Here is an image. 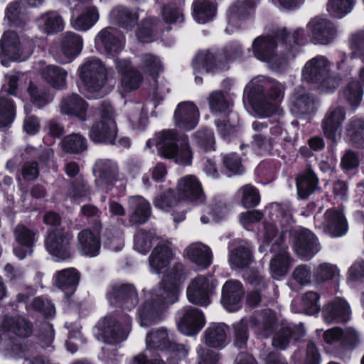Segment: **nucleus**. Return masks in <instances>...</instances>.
<instances>
[{
  "label": "nucleus",
  "mask_w": 364,
  "mask_h": 364,
  "mask_svg": "<svg viewBox=\"0 0 364 364\" xmlns=\"http://www.w3.org/2000/svg\"><path fill=\"white\" fill-rule=\"evenodd\" d=\"M27 80L26 74L21 72L13 71L5 75V82L1 90L10 95L17 96L19 87Z\"/></svg>",
  "instance_id": "54"
},
{
  "label": "nucleus",
  "mask_w": 364,
  "mask_h": 364,
  "mask_svg": "<svg viewBox=\"0 0 364 364\" xmlns=\"http://www.w3.org/2000/svg\"><path fill=\"white\" fill-rule=\"evenodd\" d=\"M80 274L74 268L65 269L57 272L53 276L55 285L66 295L73 294L78 284Z\"/></svg>",
  "instance_id": "38"
},
{
  "label": "nucleus",
  "mask_w": 364,
  "mask_h": 364,
  "mask_svg": "<svg viewBox=\"0 0 364 364\" xmlns=\"http://www.w3.org/2000/svg\"><path fill=\"white\" fill-rule=\"evenodd\" d=\"M14 235L16 243L13 247L14 254L19 259H23L32 254L38 232L25 225L18 224L14 230Z\"/></svg>",
  "instance_id": "22"
},
{
  "label": "nucleus",
  "mask_w": 364,
  "mask_h": 364,
  "mask_svg": "<svg viewBox=\"0 0 364 364\" xmlns=\"http://www.w3.org/2000/svg\"><path fill=\"white\" fill-rule=\"evenodd\" d=\"M184 2L181 0H176L174 2L164 7L162 16L164 21L168 23H182L184 17L182 6Z\"/></svg>",
  "instance_id": "57"
},
{
  "label": "nucleus",
  "mask_w": 364,
  "mask_h": 364,
  "mask_svg": "<svg viewBox=\"0 0 364 364\" xmlns=\"http://www.w3.org/2000/svg\"><path fill=\"white\" fill-rule=\"evenodd\" d=\"M183 279V264H176L152 291L148 293L144 291L145 299L138 310L141 326L146 327L163 319L168 305L178 300L179 284Z\"/></svg>",
  "instance_id": "1"
},
{
  "label": "nucleus",
  "mask_w": 364,
  "mask_h": 364,
  "mask_svg": "<svg viewBox=\"0 0 364 364\" xmlns=\"http://www.w3.org/2000/svg\"><path fill=\"white\" fill-rule=\"evenodd\" d=\"M28 54L24 52L15 32L4 33L0 40V62L3 65H7V61L2 59L3 56L12 61H23L26 59Z\"/></svg>",
  "instance_id": "23"
},
{
  "label": "nucleus",
  "mask_w": 364,
  "mask_h": 364,
  "mask_svg": "<svg viewBox=\"0 0 364 364\" xmlns=\"http://www.w3.org/2000/svg\"><path fill=\"white\" fill-rule=\"evenodd\" d=\"M290 109L295 115L311 114L316 110L315 99L303 90H298L290 99Z\"/></svg>",
  "instance_id": "40"
},
{
  "label": "nucleus",
  "mask_w": 364,
  "mask_h": 364,
  "mask_svg": "<svg viewBox=\"0 0 364 364\" xmlns=\"http://www.w3.org/2000/svg\"><path fill=\"white\" fill-rule=\"evenodd\" d=\"M238 122V117L232 118L231 116L218 117L215 121L218 132L223 138L232 135Z\"/></svg>",
  "instance_id": "64"
},
{
  "label": "nucleus",
  "mask_w": 364,
  "mask_h": 364,
  "mask_svg": "<svg viewBox=\"0 0 364 364\" xmlns=\"http://www.w3.org/2000/svg\"><path fill=\"white\" fill-rule=\"evenodd\" d=\"M38 64L42 66L39 68L40 74L48 84L57 89L65 87L68 76L65 69L54 65L43 66L45 64L43 61H40Z\"/></svg>",
  "instance_id": "43"
},
{
  "label": "nucleus",
  "mask_w": 364,
  "mask_h": 364,
  "mask_svg": "<svg viewBox=\"0 0 364 364\" xmlns=\"http://www.w3.org/2000/svg\"><path fill=\"white\" fill-rule=\"evenodd\" d=\"M107 299L111 305L119 306L127 310L134 309L139 302L136 289L129 284L111 286L107 291Z\"/></svg>",
  "instance_id": "20"
},
{
  "label": "nucleus",
  "mask_w": 364,
  "mask_h": 364,
  "mask_svg": "<svg viewBox=\"0 0 364 364\" xmlns=\"http://www.w3.org/2000/svg\"><path fill=\"white\" fill-rule=\"evenodd\" d=\"M245 294L242 284L238 280H228L223 287L221 302L228 311H235L241 307Z\"/></svg>",
  "instance_id": "28"
},
{
  "label": "nucleus",
  "mask_w": 364,
  "mask_h": 364,
  "mask_svg": "<svg viewBox=\"0 0 364 364\" xmlns=\"http://www.w3.org/2000/svg\"><path fill=\"white\" fill-rule=\"evenodd\" d=\"M176 196L178 200L202 204L205 200L201 183L194 175H186L178 180Z\"/></svg>",
  "instance_id": "21"
},
{
  "label": "nucleus",
  "mask_w": 364,
  "mask_h": 364,
  "mask_svg": "<svg viewBox=\"0 0 364 364\" xmlns=\"http://www.w3.org/2000/svg\"><path fill=\"white\" fill-rule=\"evenodd\" d=\"M346 119V110L341 106L331 107L322 121L321 127L325 136L335 141L341 135L342 125Z\"/></svg>",
  "instance_id": "27"
},
{
  "label": "nucleus",
  "mask_w": 364,
  "mask_h": 364,
  "mask_svg": "<svg viewBox=\"0 0 364 364\" xmlns=\"http://www.w3.org/2000/svg\"><path fill=\"white\" fill-rule=\"evenodd\" d=\"M242 195L241 202L244 207L249 208L257 205L260 201L258 191L252 185L242 186L239 191Z\"/></svg>",
  "instance_id": "63"
},
{
  "label": "nucleus",
  "mask_w": 364,
  "mask_h": 364,
  "mask_svg": "<svg viewBox=\"0 0 364 364\" xmlns=\"http://www.w3.org/2000/svg\"><path fill=\"white\" fill-rule=\"evenodd\" d=\"M254 328L255 333L262 337L267 338L272 334L276 327V318L274 313L267 310L249 319L242 318L233 324L234 345L243 348L246 346L249 334L248 326Z\"/></svg>",
  "instance_id": "5"
},
{
  "label": "nucleus",
  "mask_w": 364,
  "mask_h": 364,
  "mask_svg": "<svg viewBox=\"0 0 364 364\" xmlns=\"http://www.w3.org/2000/svg\"><path fill=\"white\" fill-rule=\"evenodd\" d=\"M62 149L71 154H79L87 149V141L79 134H71L66 136L62 141Z\"/></svg>",
  "instance_id": "53"
},
{
  "label": "nucleus",
  "mask_w": 364,
  "mask_h": 364,
  "mask_svg": "<svg viewBox=\"0 0 364 364\" xmlns=\"http://www.w3.org/2000/svg\"><path fill=\"white\" fill-rule=\"evenodd\" d=\"M38 26L44 33L55 34L65 28V21L60 14L55 11L42 14L37 18Z\"/></svg>",
  "instance_id": "42"
},
{
  "label": "nucleus",
  "mask_w": 364,
  "mask_h": 364,
  "mask_svg": "<svg viewBox=\"0 0 364 364\" xmlns=\"http://www.w3.org/2000/svg\"><path fill=\"white\" fill-rule=\"evenodd\" d=\"M116 68L121 74V86L124 92H131L139 87L142 76L135 68H132L127 59H117Z\"/></svg>",
  "instance_id": "31"
},
{
  "label": "nucleus",
  "mask_w": 364,
  "mask_h": 364,
  "mask_svg": "<svg viewBox=\"0 0 364 364\" xmlns=\"http://www.w3.org/2000/svg\"><path fill=\"white\" fill-rule=\"evenodd\" d=\"M73 235L63 229H56L47 232L44 245L47 252L56 262L65 261L72 256Z\"/></svg>",
  "instance_id": "13"
},
{
  "label": "nucleus",
  "mask_w": 364,
  "mask_h": 364,
  "mask_svg": "<svg viewBox=\"0 0 364 364\" xmlns=\"http://www.w3.org/2000/svg\"><path fill=\"white\" fill-rule=\"evenodd\" d=\"M260 0H242L238 1L230 8L228 15V26L226 28V32H232L231 28L232 24L237 19V18L243 14L246 8H253L259 3Z\"/></svg>",
  "instance_id": "58"
},
{
  "label": "nucleus",
  "mask_w": 364,
  "mask_h": 364,
  "mask_svg": "<svg viewBox=\"0 0 364 364\" xmlns=\"http://www.w3.org/2000/svg\"><path fill=\"white\" fill-rule=\"evenodd\" d=\"M93 173L96 176V184L107 191L110 189L119 178L117 164L111 159L97 160L93 167Z\"/></svg>",
  "instance_id": "24"
},
{
  "label": "nucleus",
  "mask_w": 364,
  "mask_h": 364,
  "mask_svg": "<svg viewBox=\"0 0 364 364\" xmlns=\"http://www.w3.org/2000/svg\"><path fill=\"white\" fill-rule=\"evenodd\" d=\"M208 105L211 112L218 117L231 116L236 118V113L232 110L230 102L221 91H213L208 97Z\"/></svg>",
  "instance_id": "44"
},
{
  "label": "nucleus",
  "mask_w": 364,
  "mask_h": 364,
  "mask_svg": "<svg viewBox=\"0 0 364 364\" xmlns=\"http://www.w3.org/2000/svg\"><path fill=\"white\" fill-rule=\"evenodd\" d=\"M3 331L0 333V351L15 350V343L10 333L26 338L29 336L33 331L32 324L21 316H6L1 323Z\"/></svg>",
  "instance_id": "12"
},
{
  "label": "nucleus",
  "mask_w": 364,
  "mask_h": 364,
  "mask_svg": "<svg viewBox=\"0 0 364 364\" xmlns=\"http://www.w3.org/2000/svg\"><path fill=\"white\" fill-rule=\"evenodd\" d=\"M323 317L328 323H345L351 317V310L348 304L341 298H336L327 305L323 310Z\"/></svg>",
  "instance_id": "30"
},
{
  "label": "nucleus",
  "mask_w": 364,
  "mask_h": 364,
  "mask_svg": "<svg viewBox=\"0 0 364 364\" xmlns=\"http://www.w3.org/2000/svg\"><path fill=\"white\" fill-rule=\"evenodd\" d=\"M311 32L312 38L316 43L326 45L336 37L337 31L335 26L328 20L316 17L307 25Z\"/></svg>",
  "instance_id": "29"
},
{
  "label": "nucleus",
  "mask_w": 364,
  "mask_h": 364,
  "mask_svg": "<svg viewBox=\"0 0 364 364\" xmlns=\"http://www.w3.org/2000/svg\"><path fill=\"white\" fill-rule=\"evenodd\" d=\"M188 259L203 268H206L212 263V251L210 248L200 242L191 244L186 249Z\"/></svg>",
  "instance_id": "41"
},
{
  "label": "nucleus",
  "mask_w": 364,
  "mask_h": 364,
  "mask_svg": "<svg viewBox=\"0 0 364 364\" xmlns=\"http://www.w3.org/2000/svg\"><path fill=\"white\" fill-rule=\"evenodd\" d=\"M130 211V221L134 224L145 223L151 215V208L149 202L140 196H131L128 199Z\"/></svg>",
  "instance_id": "37"
},
{
  "label": "nucleus",
  "mask_w": 364,
  "mask_h": 364,
  "mask_svg": "<svg viewBox=\"0 0 364 364\" xmlns=\"http://www.w3.org/2000/svg\"><path fill=\"white\" fill-rule=\"evenodd\" d=\"M87 103L78 95L71 94L64 97L60 104L62 114L74 116L82 121L87 119Z\"/></svg>",
  "instance_id": "34"
},
{
  "label": "nucleus",
  "mask_w": 364,
  "mask_h": 364,
  "mask_svg": "<svg viewBox=\"0 0 364 364\" xmlns=\"http://www.w3.org/2000/svg\"><path fill=\"white\" fill-rule=\"evenodd\" d=\"M110 16L116 21L122 27L131 30L136 24L139 14L123 6L114 7L110 11Z\"/></svg>",
  "instance_id": "49"
},
{
  "label": "nucleus",
  "mask_w": 364,
  "mask_h": 364,
  "mask_svg": "<svg viewBox=\"0 0 364 364\" xmlns=\"http://www.w3.org/2000/svg\"><path fill=\"white\" fill-rule=\"evenodd\" d=\"M215 285L205 276L193 279L187 288V298L194 304L206 306L210 304V296L213 294Z\"/></svg>",
  "instance_id": "19"
},
{
  "label": "nucleus",
  "mask_w": 364,
  "mask_h": 364,
  "mask_svg": "<svg viewBox=\"0 0 364 364\" xmlns=\"http://www.w3.org/2000/svg\"><path fill=\"white\" fill-rule=\"evenodd\" d=\"M100 114V120L92 124L89 137L95 144H113L117 134L114 110L109 103H102Z\"/></svg>",
  "instance_id": "9"
},
{
  "label": "nucleus",
  "mask_w": 364,
  "mask_h": 364,
  "mask_svg": "<svg viewBox=\"0 0 364 364\" xmlns=\"http://www.w3.org/2000/svg\"><path fill=\"white\" fill-rule=\"evenodd\" d=\"M172 337L164 328L151 331L146 336V347L150 349L165 350L171 342Z\"/></svg>",
  "instance_id": "52"
},
{
  "label": "nucleus",
  "mask_w": 364,
  "mask_h": 364,
  "mask_svg": "<svg viewBox=\"0 0 364 364\" xmlns=\"http://www.w3.org/2000/svg\"><path fill=\"white\" fill-rule=\"evenodd\" d=\"M105 68L97 58H89L80 68L79 75L87 90L95 93L94 97H101L106 94L103 87L106 79Z\"/></svg>",
  "instance_id": "11"
},
{
  "label": "nucleus",
  "mask_w": 364,
  "mask_h": 364,
  "mask_svg": "<svg viewBox=\"0 0 364 364\" xmlns=\"http://www.w3.org/2000/svg\"><path fill=\"white\" fill-rule=\"evenodd\" d=\"M228 260L232 269H245L243 277L249 283L258 289L266 287V282L259 271L252 267L255 261L248 247L240 246L234 249L230 252Z\"/></svg>",
  "instance_id": "10"
},
{
  "label": "nucleus",
  "mask_w": 364,
  "mask_h": 364,
  "mask_svg": "<svg viewBox=\"0 0 364 364\" xmlns=\"http://www.w3.org/2000/svg\"><path fill=\"white\" fill-rule=\"evenodd\" d=\"M154 238L155 236L152 232L138 230L134 236V249L141 254L147 253L151 247Z\"/></svg>",
  "instance_id": "61"
},
{
  "label": "nucleus",
  "mask_w": 364,
  "mask_h": 364,
  "mask_svg": "<svg viewBox=\"0 0 364 364\" xmlns=\"http://www.w3.org/2000/svg\"><path fill=\"white\" fill-rule=\"evenodd\" d=\"M339 275V270L336 266L330 263H322L314 270V277L318 283L333 279Z\"/></svg>",
  "instance_id": "62"
},
{
  "label": "nucleus",
  "mask_w": 364,
  "mask_h": 364,
  "mask_svg": "<svg viewBox=\"0 0 364 364\" xmlns=\"http://www.w3.org/2000/svg\"><path fill=\"white\" fill-rule=\"evenodd\" d=\"M294 248L299 257L309 260L320 251V245L311 231L299 228L294 231Z\"/></svg>",
  "instance_id": "18"
},
{
  "label": "nucleus",
  "mask_w": 364,
  "mask_h": 364,
  "mask_svg": "<svg viewBox=\"0 0 364 364\" xmlns=\"http://www.w3.org/2000/svg\"><path fill=\"white\" fill-rule=\"evenodd\" d=\"M28 92L31 102L39 108L46 106L53 99V95L50 90L43 85L31 82L28 87Z\"/></svg>",
  "instance_id": "50"
},
{
  "label": "nucleus",
  "mask_w": 364,
  "mask_h": 364,
  "mask_svg": "<svg viewBox=\"0 0 364 364\" xmlns=\"http://www.w3.org/2000/svg\"><path fill=\"white\" fill-rule=\"evenodd\" d=\"M274 37L283 42L281 48L285 45V49L288 50L286 53L293 54L294 57V47L304 43L306 40V35L303 28H297L292 33H287L285 28H282L274 33Z\"/></svg>",
  "instance_id": "46"
},
{
  "label": "nucleus",
  "mask_w": 364,
  "mask_h": 364,
  "mask_svg": "<svg viewBox=\"0 0 364 364\" xmlns=\"http://www.w3.org/2000/svg\"><path fill=\"white\" fill-rule=\"evenodd\" d=\"M173 257L171 243L167 240L160 241L154 248L149 257L151 272L155 274L166 272L167 267Z\"/></svg>",
  "instance_id": "26"
},
{
  "label": "nucleus",
  "mask_w": 364,
  "mask_h": 364,
  "mask_svg": "<svg viewBox=\"0 0 364 364\" xmlns=\"http://www.w3.org/2000/svg\"><path fill=\"white\" fill-rule=\"evenodd\" d=\"M242 53V46L238 43H231L216 54L209 50L198 52L193 60L192 65L195 73L198 72V73L224 70L226 68L228 62L240 56Z\"/></svg>",
  "instance_id": "6"
},
{
  "label": "nucleus",
  "mask_w": 364,
  "mask_h": 364,
  "mask_svg": "<svg viewBox=\"0 0 364 364\" xmlns=\"http://www.w3.org/2000/svg\"><path fill=\"white\" fill-rule=\"evenodd\" d=\"M83 48L82 37L73 31H66L60 36L59 47L54 51L55 60L60 64L73 62Z\"/></svg>",
  "instance_id": "14"
},
{
  "label": "nucleus",
  "mask_w": 364,
  "mask_h": 364,
  "mask_svg": "<svg viewBox=\"0 0 364 364\" xmlns=\"http://www.w3.org/2000/svg\"><path fill=\"white\" fill-rule=\"evenodd\" d=\"M200 113L197 106L191 101L178 104L174 112V123L179 129L190 131L198 124Z\"/></svg>",
  "instance_id": "25"
},
{
  "label": "nucleus",
  "mask_w": 364,
  "mask_h": 364,
  "mask_svg": "<svg viewBox=\"0 0 364 364\" xmlns=\"http://www.w3.org/2000/svg\"><path fill=\"white\" fill-rule=\"evenodd\" d=\"M318 180L314 173L308 169L301 173L296 179L298 196L306 199L316 190Z\"/></svg>",
  "instance_id": "47"
},
{
  "label": "nucleus",
  "mask_w": 364,
  "mask_h": 364,
  "mask_svg": "<svg viewBox=\"0 0 364 364\" xmlns=\"http://www.w3.org/2000/svg\"><path fill=\"white\" fill-rule=\"evenodd\" d=\"M158 20L148 18L142 21L136 31V37L141 43H149L154 40Z\"/></svg>",
  "instance_id": "59"
},
{
  "label": "nucleus",
  "mask_w": 364,
  "mask_h": 364,
  "mask_svg": "<svg viewBox=\"0 0 364 364\" xmlns=\"http://www.w3.org/2000/svg\"><path fill=\"white\" fill-rule=\"evenodd\" d=\"M305 335V330L302 323H287L281 327L272 340V345L280 349H284L289 343L290 338L299 341Z\"/></svg>",
  "instance_id": "36"
},
{
  "label": "nucleus",
  "mask_w": 364,
  "mask_h": 364,
  "mask_svg": "<svg viewBox=\"0 0 364 364\" xmlns=\"http://www.w3.org/2000/svg\"><path fill=\"white\" fill-rule=\"evenodd\" d=\"M130 328L131 321L128 316L118 319L109 315L98 321L94 333L98 340L109 344H116L127 338Z\"/></svg>",
  "instance_id": "8"
},
{
  "label": "nucleus",
  "mask_w": 364,
  "mask_h": 364,
  "mask_svg": "<svg viewBox=\"0 0 364 364\" xmlns=\"http://www.w3.org/2000/svg\"><path fill=\"white\" fill-rule=\"evenodd\" d=\"M324 231L331 237H341L348 230V225L343 213L337 210L328 209L324 214Z\"/></svg>",
  "instance_id": "33"
},
{
  "label": "nucleus",
  "mask_w": 364,
  "mask_h": 364,
  "mask_svg": "<svg viewBox=\"0 0 364 364\" xmlns=\"http://www.w3.org/2000/svg\"><path fill=\"white\" fill-rule=\"evenodd\" d=\"M229 328L225 323H214L205 331V343L212 348H224L227 344Z\"/></svg>",
  "instance_id": "45"
},
{
  "label": "nucleus",
  "mask_w": 364,
  "mask_h": 364,
  "mask_svg": "<svg viewBox=\"0 0 364 364\" xmlns=\"http://www.w3.org/2000/svg\"><path fill=\"white\" fill-rule=\"evenodd\" d=\"M139 68L151 75L159 74L163 69L162 63L159 57L151 53H144L139 55Z\"/></svg>",
  "instance_id": "56"
},
{
  "label": "nucleus",
  "mask_w": 364,
  "mask_h": 364,
  "mask_svg": "<svg viewBox=\"0 0 364 364\" xmlns=\"http://www.w3.org/2000/svg\"><path fill=\"white\" fill-rule=\"evenodd\" d=\"M77 242L82 255L93 257L99 254L101 247L99 232L82 230L77 235Z\"/></svg>",
  "instance_id": "35"
},
{
  "label": "nucleus",
  "mask_w": 364,
  "mask_h": 364,
  "mask_svg": "<svg viewBox=\"0 0 364 364\" xmlns=\"http://www.w3.org/2000/svg\"><path fill=\"white\" fill-rule=\"evenodd\" d=\"M16 107L13 100L0 96V128L9 127L14 121Z\"/></svg>",
  "instance_id": "55"
},
{
  "label": "nucleus",
  "mask_w": 364,
  "mask_h": 364,
  "mask_svg": "<svg viewBox=\"0 0 364 364\" xmlns=\"http://www.w3.org/2000/svg\"><path fill=\"white\" fill-rule=\"evenodd\" d=\"M203 313L198 308L188 306L177 313V326L180 332L186 336L197 334L205 326Z\"/></svg>",
  "instance_id": "16"
},
{
  "label": "nucleus",
  "mask_w": 364,
  "mask_h": 364,
  "mask_svg": "<svg viewBox=\"0 0 364 364\" xmlns=\"http://www.w3.org/2000/svg\"><path fill=\"white\" fill-rule=\"evenodd\" d=\"M282 219L281 220L282 227L284 230H282L280 237L271 246V252L274 255L269 264V269L272 276L274 279H279L284 276L290 266V257L287 251V242L291 235V228L293 225L291 213L287 208L281 209Z\"/></svg>",
  "instance_id": "4"
},
{
  "label": "nucleus",
  "mask_w": 364,
  "mask_h": 364,
  "mask_svg": "<svg viewBox=\"0 0 364 364\" xmlns=\"http://www.w3.org/2000/svg\"><path fill=\"white\" fill-rule=\"evenodd\" d=\"M252 51L255 57L258 60L267 63L272 69H284L290 60L294 58L291 53H282L277 50V43L273 37L259 36L252 43Z\"/></svg>",
  "instance_id": "7"
},
{
  "label": "nucleus",
  "mask_w": 364,
  "mask_h": 364,
  "mask_svg": "<svg viewBox=\"0 0 364 364\" xmlns=\"http://www.w3.org/2000/svg\"><path fill=\"white\" fill-rule=\"evenodd\" d=\"M156 147L159 156L173 160L181 165H190L193 153L188 144V137L179 135L176 130H166L157 136Z\"/></svg>",
  "instance_id": "3"
},
{
  "label": "nucleus",
  "mask_w": 364,
  "mask_h": 364,
  "mask_svg": "<svg viewBox=\"0 0 364 364\" xmlns=\"http://www.w3.org/2000/svg\"><path fill=\"white\" fill-rule=\"evenodd\" d=\"M266 92L271 100L279 102L284 97V86L276 80L259 75L252 79L244 90V95L247 96L259 117L268 116L275 109V105L265 96Z\"/></svg>",
  "instance_id": "2"
},
{
  "label": "nucleus",
  "mask_w": 364,
  "mask_h": 364,
  "mask_svg": "<svg viewBox=\"0 0 364 364\" xmlns=\"http://www.w3.org/2000/svg\"><path fill=\"white\" fill-rule=\"evenodd\" d=\"M192 6L193 16L198 23L211 21L216 13L215 4L210 0H195Z\"/></svg>",
  "instance_id": "48"
},
{
  "label": "nucleus",
  "mask_w": 364,
  "mask_h": 364,
  "mask_svg": "<svg viewBox=\"0 0 364 364\" xmlns=\"http://www.w3.org/2000/svg\"><path fill=\"white\" fill-rule=\"evenodd\" d=\"M97 49L109 56H114L121 52L125 46L123 33L113 27L102 28L95 36Z\"/></svg>",
  "instance_id": "15"
},
{
  "label": "nucleus",
  "mask_w": 364,
  "mask_h": 364,
  "mask_svg": "<svg viewBox=\"0 0 364 364\" xmlns=\"http://www.w3.org/2000/svg\"><path fill=\"white\" fill-rule=\"evenodd\" d=\"M154 205L156 208L165 211H168L171 208L176 206L172 215L173 220L176 223L183 221L186 218L185 211H178L181 209V205H177V201L173 196V192L171 188H168L164 193L157 195L154 199Z\"/></svg>",
  "instance_id": "39"
},
{
  "label": "nucleus",
  "mask_w": 364,
  "mask_h": 364,
  "mask_svg": "<svg viewBox=\"0 0 364 364\" xmlns=\"http://www.w3.org/2000/svg\"><path fill=\"white\" fill-rule=\"evenodd\" d=\"M331 63L323 55H317L305 64L302 77L307 82L316 84L330 71Z\"/></svg>",
  "instance_id": "32"
},
{
  "label": "nucleus",
  "mask_w": 364,
  "mask_h": 364,
  "mask_svg": "<svg viewBox=\"0 0 364 364\" xmlns=\"http://www.w3.org/2000/svg\"><path fill=\"white\" fill-rule=\"evenodd\" d=\"M289 210V212L291 213V216L292 217V213H291V208L289 205H279V204H274L272 205V210L274 212L277 213V220L274 221V223L266 224L264 226V239L267 242H272L276 237L278 232V228L277 225L280 226V234L282 233V230H284V227H282L281 225V220L282 219V213H281V209H284V208H287ZM291 219H293L291 218ZM294 221V220H292ZM281 235L275 239V240L273 242V243L277 241L280 237Z\"/></svg>",
  "instance_id": "51"
},
{
  "label": "nucleus",
  "mask_w": 364,
  "mask_h": 364,
  "mask_svg": "<svg viewBox=\"0 0 364 364\" xmlns=\"http://www.w3.org/2000/svg\"><path fill=\"white\" fill-rule=\"evenodd\" d=\"M355 0H328L327 11L332 16L342 18L353 9Z\"/></svg>",
  "instance_id": "60"
},
{
  "label": "nucleus",
  "mask_w": 364,
  "mask_h": 364,
  "mask_svg": "<svg viewBox=\"0 0 364 364\" xmlns=\"http://www.w3.org/2000/svg\"><path fill=\"white\" fill-rule=\"evenodd\" d=\"M99 20L100 11L96 6L92 3L77 4L73 9L70 25L77 31L86 32L91 29Z\"/></svg>",
  "instance_id": "17"
}]
</instances>
